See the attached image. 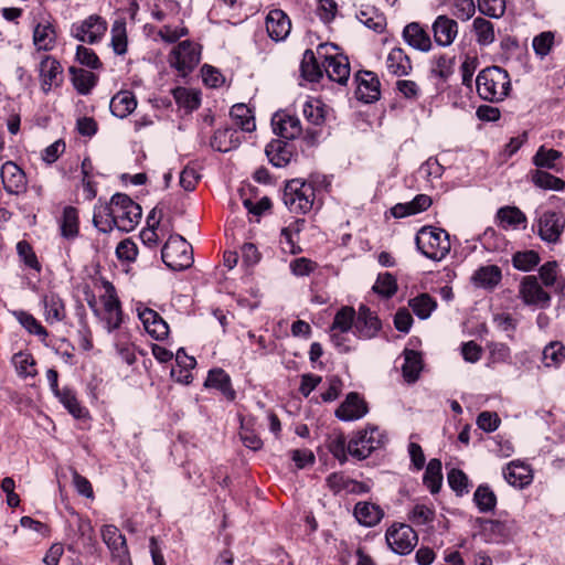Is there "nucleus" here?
<instances>
[{
	"instance_id": "1",
	"label": "nucleus",
	"mask_w": 565,
	"mask_h": 565,
	"mask_svg": "<svg viewBox=\"0 0 565 565\" xmlns=\"http://www.w3.org/2000/svg\"><path fill=\"white\" fill-rule=\"evenodd\" d=\"M141 206L125 193H115L108 203L95 206L93 224L103 233L114 228L129 233L140 223Z\"/></svg>"
},
{
	"instance_id": "2",
	"label": "nucleus",
	"mask_w": 565,
	"mask_h": 565,
	"mask_svg": "<svg viewBox=\"0 0 565 565\" xmlns=\"http://www.w3.org/2000/svg\"><path fill=\"white\" fill-rule=\"evenodd\" d=\"M476 84L480 98L491 103L502 102L511 89L509 73L500 66L482 70L477 76Z\"/></svg>"
},
{
	"instance_id": "3",
	"label": "nucleus",
	"mask_w": 565,
	"mask_h": 565,
	"mask_svg": "<svg viewBox=\"0 0 565 565\" xmlns=\"http://www.w3.org/2000/svg\"><path fill=\"white\" fill-rule=\"evenodd\" d=\"M418 250L427 258L440 262L450 252L449 234L438 227L424 226L415 238Z\"/></svg>"
},
{
	"instance_id": "4",
	"label": "nucleus",
	"mask_w": 565,
	"mask_h": 565,
	"mask_svg": "<svg viewBox=\"0 0 565 565\" xmlns=\"http://www.w3.org/2000/svg\"><path fill=\"white\" fill-rule=\"evenodd\" d=\"M315 199V186L310 182L294 179L285 186L282 200L292 213H308L313 206Z\"/></svg>"
},
{
	"instance_id": "5",
	"label": "nucleus",
	"mask_w": 565,
	"mask_h": 565,
	"mask_svg": "<svg viewBox=\"0 0 565 565\" xmlns=\"http://www.w3.org/2000/svg\"><path fill=\"white\" fill-rule=\"evenodd\" d=\"M387 440L384 431L377 426L367 425L365 429L358 431L348 444V452L358 460L367 458L373 450L382 447Z\"/></svg>"
},
{
	"instance_id": "6",
	"label": "nucleus",
	"mask_w": 565,
	"mask_h": 565,
	"mask_svg": "<svg viewBox=\"0 0 565 565\" xmlns=\"http://www.w3.org/2000/svg\"><path fill=\"white\" fill-rule=\"evenodd\" d=\"M105 294L100 297L103 303V322L105 323L106 330L111 333L119 329L122 323V309L121 302L117 296L115 286L108 281H103Z\"/></svg>"
},
{
	"instance_id": "7",
	"label": "nucleus",
	"mask_w": 565,
	"mask_h": 565,
	"mask_svg": "<svg viewBox=\"0 0 565 565\" xmlns=\"http://www.w3.org/2000/svg\"><path fill=\"white\" fill-rule=\"evenodd\" d=\"M385 539L391 550L399 555L409 554L418 541L413 527L404 523L393 524L388 527Z\"/></svg>"
},
{
	"instance_id": "8",
	"label": "nucleus",
	"mask_w": 565,
	"mask_h": 565,
	"mask_svg": "<svg viewBox=\"0 0 565 565\" xmlns=\"http://www.w3.org/2000/svg\"><path fill=\"white\" fill-rule=\"evenodd\" d=\"M107 26V21L104 18L98 14H90L83 21L74 23L71 33L81 42L94 44L103 39Z\"/></svg>"
},
{
	"instance_id": "9",
	"label": "nucleus",
	"mask_w": 565,
	"mask_h": 565,
	"mask_svg": "<svg viewBox=\"0 0 565 565\" xmlns=\"http://www.w3.org/2000/svg\"><path fill=\"white\" fill-rule=\"evenodd\" d=\"M564 227V216L554 211L544 212L537 220V234L547 243H557Z\"/></svg>"
},
{
	"instance_id": "10",
	"label": "nucleus",
	"mask_w": 565,
	"mask_h": 565,
	"mask_svg": "<svg viewBox=\"0 0 565 565\" xmlns=\"http://www.w3.org/2000/svg\"><path fill=\"white\" fill-rule=\"evenodd\" d=\"M356 83L355 96L359 100L366 104L379 100L381 96L380 79L371 71H360L355 74Z\"/></svg>"
},
{
	"instance_id": "11",
	"label": "nucleus",
	"mask_w": 565,
	"mask_h": 565,
	"mask_svg": "<svg viewBox=\"0 0 565 565\" xmlns=\"http://www.w3.org/2000/svg\"><path fill=\"white\" fill-rule=\"evenodd\" d=\"M1 181L3 189L9 194L19 195L26 190V177L23 170L12 161H7L1 167Z\"/></svg>"
},
{
	"instance_id": "12",
	"label": "nucleus",
	"mask_w": 565,
	"mask_h": 565,
	"mask_svg": "<svg viewBox=\"0 0 565 565\" xmlns=\"http://www.w3.org/2000/svg\"><path fill=\"white\" fill-rule=\"evenodd\" d=\"M520 296L524 303L546 308L550 305L551 297L540 286L535 276H525L520 284Z\"/></svg>"
},
{
	"instance_id": "13",
	"label": "nucleus",
	"mask_w": 565,
	"mask_h": 565,
	"mask_svg": "<svg viewBox=\"0 0 565 565\" xmlns=\"http://www.w3.org/2000/svg\"><path fill=\"white\" fill-rule=\"evenodd\" d=\"M39 72L41 89L44 94H49L53 87H58L63 82L62 66L56 58L50 55L42 58Z\"/></svg>"
},
{
	"instance_id": "14",
	"label": "nucleus",
	"mask_w": 565,
	"mask_h": 565,
	"mask_svg": "<svg viewBox=\"0 0 565 565\" xmlns=\"http://www.w3.org/2000/svg\"><path fill=\"white\" fill-rule=\"evenodd\" d=\"M271 125L274 132L286 140L296 139L302 132L299 118L286 111L276 113L273 116Z\"/></svg>"
},
{
	"instance_id": "15",
	"label": "nucleus",
	"mask_w": 565,
	"mask_h": 565,
	"mask_svg": "<svg viewBox=\"0 0 565 565\" xmlns=\"http://www.w3.org/2000/svg\"><path fill=\"white\" fill-rule=\"evenodd\" d=\"M367 411L364 399L358 393L351 392L337 408L335 416L343 422L356 420L365 416Z\"/></svg>"
},
{
	"instance_id": "16",
	"label": "nucleus",
	"mask_w": 565,
	"mask_h": 565,
	"mask_svg": "<svg viewBox=\"0 0 565 565\" xmlns=\"http://www.w3.org/2000/svg\"><path fill=\"white\" fill-rule=\"evenodd\" d=\"M266 30L275 42L284 41L291 30L289 17L280 9L269 11L266 17Z\"/></svg>"
},
{
	"instance_id": "17",
	"label": "nucleus",
	"mask_w": 565,
	"mask_h": 565,
	"mask_svg": "<svg viewBox=\"0 0 565 565\" xmlns=\"http://www.w3.org/2000/svg\"><path fill=\"white\" fill-rule=\"evenodd\" d=\"M138 317L145 330L156 340H163L169 333L167 322L150 308H138Z\"/></svg>"
},
{
	"instance_id": "18",
	"label": "nucleus",
	"mask_w": 565,
	"mask_h": 565,
	"mask_svg": "<svg viewBox=\"0 0 565 565\" xmlns=\"http://www.w3.org/2000/svg\"><path fill=\"white\" fill-rule=\"evenodd\" d=\"M201 61V46L189 40L179 42V75L185 76Z\"/></svg>"
},
{
	"instance_id": "19",
	"label": "nucleus",
	"mask_w": 565,
	"mask_h": 565,
	"mask_svg": "<svg viewBox=\"0 0 565 565\" xmlns=\"http://www.w3.org/2000/svg\"><path fill=\"white\" fill-rule=\"evenodd\" d=\"M323 68L328 77L340 85H345L350 78V63L342 54L326 56Z\"/></svg>"
},
{
	"instance_id": "20",
	"label": "nucleus",
	"mask_w": 565,
	"mask_h": 565,
	"mask_svg": "<svg viewBox=\"0 0 565 565\" xmlns=\"http://www.w3.org/2000/svg\"><path fill=\"white\" fill-rule=\"evenodd\" d=\"M327 486L334 493L361 494L369 492L370 488L364 482H360L345 477L343 473L333 472L327 478Z\"/></svg>"
},
{
	"instance_id": "21",
	"label": "nucleus",
	"mask_w": 565,
	"mask_h": 565,
	"mask_svg": "<svg viewBox=\"0 0 565 565\" xmlns=\"http://www.w3.org/2000/svg\"><path fill=\"white\" fill-rule=\"evenodd\" d=\"M43 316L49 324L61 322L66 318V308L64 300L54 291H49L42 296Z\"/></svg>"
},
{
	"instance_id": "22",
	"label": "nucleus",
	"mask_w": 565,
	"mask_h": 565,
	"mask_svg": "<svg viewBox=\"0 0 565 565\" xmlns=\"http://www.w3.org/2000/svg\"><path fill=\"white\" fill-rule=\"evenodd\" d=\"M435 42L440 46H449L458 34V23L447 15H438L433 23Z\"/></svg>"
},
{
	"instance_id": "23",
	"label": "nucleus",
	"mask_w": 565,
	"mask_h": 565,
	"mask_svg": "<svg viewBox=\"0 0 565 565\" xmlns=\"http://www.w3.org/2000/svg\"><path fill=\"white\" fill-rule=\"evenodd\" d=\"M354 328L360 338L372 339L380 331L381 321L366 306H361L359 308Z\"/></svg>"
},
{
	"instance_id": "24",
	"label": "nucleus",
	"mask_w": 565,
	"mask_h": 565,
	"mask_svg": "<svg viewBox=\"0 0 565 565\" xmlns=\"http://www.w3.org/2000/svg\"><path fill=\"white\" fill-rule=\"evenodd\" d=\"M385 68L392 76H406L412 71V62L408 55L401 47H394L387 54Z\"/></svg>"
},
{
	"instance_id": "25",
	"label": "nucleus",
	"mask_w": 565,
	"mask_h": 565,
	"mask_svg": "<svg viewBox=\"0 0 565 565\" xmlns=\"http://www.w3.org/2000/svg\"><path fill=\"white\" fill-rule=\"evenodd\" d=\"M204 386L220 391L228 401H234L236 397V392L232 387L231 377L223 369L216 367L210 370Z\"/></svg>"
},
{
	"instance_id": "26",
	"label": "nucleus",
	"mask_w": 565,
	"mask_h": 565,
	"mask_svg": "<svg viewBox=\"0 0 565 565\" xmlns=\"http://www.w3.org/2000/svg\"><path fill=\"white\" fill-rule=\"evenodd\" d=\"M137 107V99L131 90H119L116 93L109 104L114 116L124 119L128 117Z\"/></svg>"
},
{
	"instance_id": "27",
	"label": "nucleus",
	"mask_w": 565,
	"mask_h": 565,
	"mask_svg": "<svg viewBox=\"0 0 565 565\" xmlns=\"http://www.w3.org/2000/svg\"><path fill=\"white\" fill-rule=\"evenodd\" d=\"M403 38L412 47L428 52L431 49V41L428 33L417 22H412L404 28Z\"/></svg>"
},
{
	"instance_id": "28",
	"label": "nucleus",
	"mask_w": 565,
	"mask_h": 565,
	"mask_svg": "<svg viewBox=\"0 0 565 565\" xmlns=\"http://www.w3.org/2000/svg\"><path fill=\"white\" fill-rule=\"evenodd\" d=\"M241 143V135L236 128L225 127L217 129L212 139L211 147L220 152H227L235 149Z\"/></svg>"
},
{
	"instance_id": "29",
	"label": "nucleus",
	"mask_w": 565,
	"mask_h": 565,
	"mask_svg": "<svg viewBox=\"0 0 565 565\" xmlns=\"http://www.w3.org/2000/svg\"><path fill=\"white\" fill-rule=\"evenodd\" d=\"M102 537L108 548L118 557L126 556L128 548L126 537L120 533L119 529L113 524H106L102 529Z\"/></svg>"
},
{
	"instance_id": "30",
	"label": "nucleus",
	"mask_w": 565,
	"mask_h": 565,
	"mask_svg": "<svg viewBox=\"0 0 565 565\" xmlns=\"http://www.w3.org/2000/svg\"><path fill=\"white\" fill-rule=\"evenodd\" d=\"M266 156L273 166L277 168L286 167L292 157V148L286 141L273 140L265 149Z\"/></svg>"
},
{
	"instance_id": "31",
	"label": "nucleus",
	"mask_w": 565,
	"mask_h": 565,
	"mask_svg": "<svg viewBox=\"0 0 565 565\" xmlns=\"http://www.w3.org/2000/svg\"><path fill=\"white\" fill-rule=\"evenodd\" d=\"M61 236L66 239H75L79 234L78 211L74 206H65L58 221Z\"/></svg>"
},
{
	"instance_id": "32",
	"label": "nucleus",
	"mask_w": 565,
	"mask_h": 565,
	"mask_svg": "<svg viewBox=\"0 0 565 565\" xmlns=\"http://www.w3.org/2000/svg\"><path fill=\"white\" fill-rule=\"evenodd\" d=\"M433 201L430 196L426 194L416 195L411 202L398 203L392 207V214L396 218H402L408 215L417 214L426 211Z\"/></svg>"
},
{
	"instance_id": "33",
	"label": "nucleus",
	"mask_w": 565,
	"mask_h": 565,
	"mask_svg": "<svg viewBox=\"0 0 565 565\" xmlns=\"http://www.w3.org/2000/svg\"><path fill=\"white\" fill-rule=\"evenodd\" d=\"M505 480L515 488H524L532 481V471L527 465L512 461L504 472Z\"/></svg>"
},
{
	"instance_id": "34",
	"label": "nucleus",
	"mask_w": 565,
	"mask_h": 565,
	"mask_svg": "<svg viewBox=\"0 0 565 565\" xmlns=\"http://www.w3.org/2000/svg\"><path fill=\"white\" fill-rule=\"evenodd\" d=\"M354 515L358 522L364 526H374L383 518V510L371 502H358L354 507Z\"/></svg>"
},
{
	"instance_id": "35",
	"label": "nucleus",
	"mask_w": 565,
	"mask_h": 565,
	"mask_svg": "<svg viewBox=\"0 0 565 565\" xmlns=\"http://www.w3.org/2000/svg\"><path fill=\"white\" fill-rule=\"evenodd\" d=\"M498 225L503 230L516 228L526 223L525 214L516 206H503L497 212Z\"/></svg>"
},
{
	"instance_id": "36",
	"label": "nucleus",
	"mask_w": 565,
	"mask_h": 565,
	"mask_svg": "<svg viewBox=\"0 0 565 565\" xmlns=\"http://www.w3.org/2000/svg\"><path fill=\"white\" fill-rule=\"evenodd\" d=\"M56 41L55 30L51 23H39L33 31V42L39 51L53 50Z\"/></svg>"
},
{
	"instance_id": "37",
	"label": "nucleus",
	"mask_w": 565,
	"mask_h": 565,
	"mask_svg": "<svg viewBox=\"0 0 565 565\" xmlns=\"http://www.w3.org/2000/svg\"><path fill=\"white\" fill-rule=\"evenodd\" d=\"M422 369V355L414 350H405L404 364L402 366V372L405 381L408 383H414L415 381H417Z\"/></svg>"
},
{
	"instance_id": "38",
	"label": "nucleus",
	"mask_w": 565,
	"mask_h": 565,
	"mask_svg": "<svg viewBox=\"0 0 565 565\" xmlns=\"http://www.w3.org/2000/svg\"><path fill=\"white\" fill-rule=\"evenodd\" d=\"M12 364L20 377H35L38 375L36 362L28 351H19L12 356Z\"/></svg>"
},
{
	"instance_id": "39",
	"label": "nucleus",
	"mask_w": 565,
	"mask_h": 565,
	"mask_svg": "<svg viewBox=\"0 0 565 565\" xmlns=\"http://www.w3.org/2000/svg\"><path fill=\"white\" fill-rule=\"evenodd\" d=\"M12 315L30 334L39 337L42 341H45L49 337L47 330L30 312L24 310H14L12 311Z\"/></svg>"
},
{
	"instance_id": "40",
	"label": "nucleus",
	"mask_w": 565,
	"mask_h": 565,
	"mask_svg": "<svg viewBox=\"0 0 565 565\" xmlns=\"http://www.w3.org/2000/svg\"><path fill=\"white\" fill-rule=\"evenodd\" d=\"M230 116L242 131L252 132L256 128L252 110L244 104H236L231 108Z\"/></svg>"
},
{
	"instance_id": "41",
	"label": "nucleus",
	"mask_w": 565,
	"mask_h": 565,
	"mask_svg": "<svg viewBox=\"0 0 565 565\" xmlns=\"http://www.w3.org/2000/svg\"><path fill=\"white\" fill-rule=\"evenodd\" d=\"M358 20L363 23L366 28L381 33L386 26L385 17L380 13L374 7L362 8L356 13Z\"/></svg>"
},
{
	"instance_id": "42",
	"label": "nucleus",
	"mask_w": 565,
	"mask_h": 565,
	"mask_svg": "<svg viewBox=\"0 0 565 565\" xmlns=\"http://www.w3.org/2000/svg\"><path fill=\"white\" fill-rule=\"evenodd\" d=\"M55 396L75 418L82 419L88 415L87 409L81 405L72 388L63 387Z\"/></svg>"
},
{
	"instance_id": "43",
	"label": "nucleus",
	"mask_w": 565,
	"mask_h": 565,
	"mask_svg": "<svg viewBox=\"0 0 565 565\" xmlns=\"http://www.w3.org/2000/svg\"><path fill=\"white\" fill-rule=\"evenodd\" d=\"M72 83L81 95H87L96 85L97 77L90 71L83 68L71 67Z\"/></svg>"
},
{
	"instance_id": "44",
	"label": "nucleus",
	"mask_w": 565,
	"mask_h": 565,
	"mask_svg": "<svg viewBox=\"0 0 565 565\" xmlns=\"http://www.w3.org/2000/svg\"><path fill=\"white\" fill-rule=\"evenodd\" d=\"M476 41L481 46H488L495 40L494 25L491 21L478 17L472 22Z\"/></svg>"
},
{
	"instance_id": "45",
	"label": "nucleus",
	"mask_w": 565,
	"mask_h": 565,
	"mask_svg": "<svg viewBox=\"0 0 565 565\" xmlns=\"http://www.w3.org/2000/svg\"><path fill=\"white\" fill-rule=\"evenodd\" d=\"M301 76L309 82H318L323 72L312 50H306L300 63Z\"/></svg>"
},
{
	"instance_id": "46",
	"label": "nucleus",
	"mask_w": 565,
	"mask_h": 565,
	"mask_svg": "<svg viewBox=\"0 0 565 565\" xmlns=\"http://www.w3.org/2000/svg\"><path fill=\"white\" fill-rule=\"evenodd\" d=\"M423 481L433 494L439 492L443 482L441 461L439 459L434 458L428 462Z\"/></svg>"
},
{
	"instance_id": "47",
	"label": "nucleus",
	"mask_w": 565,
	"mask_h": 565,
	"mask_svg": "<svg viewBox=\"0 0 565 565\" xmlns=\"http://www.w3.org/2000/svg\"><path fill=\"white\" fill-rule=\"evenodd\" d=\"M110 45L117 55H124L127 52L128 40L126 22L122 19L115 20L111 25Z\"/></svg>"
},
{
	"instance_id": "48",
	"label": "nucleus",
	"mask_w": 565,
	"mask_h": 565,
	"mask_svg": "<svg viewBox=\"0 0 565 565\" xmlns=\"http://www.w3.org/2000/svg\"><path fill=\"white\" fill-rule=\"evenodd\" d=\"M473 502L481 513L491 512L497 505V495L489 486L481 484L473 494Z\"/></svg>"
},
{
	"instance_id": "49",
	"label": "nucleus",
	"mask_w": 565,
	"mask_h": 565,
	"mask_svg": "<svg viewBox=\"0 0 565 565\" xmlns=\"http://www.w3.org/2000/svg\"><path fill=\"white\" fill-rule=\"evenodd\" d=\"M472 280L481 287H492L501 280V270L495 265L483 266L475 271Z\"/></svg>"
},
{
	"instance_id": "50",
	"label": "nucleus",
	"mask_w": 565,
	"mask_h": 565,
	"mask_svg": "<svg viewBox=\"0 0 565 565\" xmlns=\"http://www.w3.org/2000/svg\"><path fill=\"white\" fill-rule=\"evenodd\" d=\"M202 93L198 88L179 87V109L183 108L188 114L201 106Z\"/></svg>"
},
{
	"instance_id": "51",
	"label": "nucleus",
	"mask_w": 565,
	"mask_h": 565,
	"mask_svg": "<svg viewBox=\"0 0 565 565\" xmlns=\"http://www.w3.org/2000/svg\"><path fill=\"white\" fill-rule=\"evenodd\" d=\"M436 306V301L428 294H422L409 300V307L419 319H427Z\"/></svg>"
},
{
	"instance_id": "52",
	"label": "nucleus",
	"mask_w": 565,
	"mask_h": 565,
	"mask_svg": "<svg viewBox=\"0 0 565 565\" xmlns=\"http://www.w3.org/2000/svg\"><path fill=\"white\" fill-rule=\"evenodd\" d=\"M355 310L352 307H342L334 316L330 330L349 332L355 323Z\"/></svg>"
},
{
	"instance_id": "53",
	"label": "nucleus",
	"mask_w": 565,
	"mask_h": 565,
	"mask_svg": "<svg viewBox=\"0 0 565 565\" xmlns=\"http://www.w3.org/2000/svg\"><path fill=\"white\" fill-rule=\"evenodd\" d=\"M565 360V347L562 342L553 341L543 350V363L547 367L558 366Z\"/></svg>"
},
{
	"instance_id": "54",
	"label": "nucleus",
	"mask_w": 565,
	"mask_h": 565,
	"mask_svg": "<svg viewBox=\"0 0 565 565\" xmlns=\"http://www.w3.org/2000/svg\"><path fill=\"white\" fill-rule=\"evenodd\" d=\"M532 182L544 190L559 191L565 186V182L562 179L542 170H535L533 172Z\"/></svg>"
},
{
	"instance_id": "55",
	"label": "nucleus",
	"mask_w": 565,
	"mask_h": 565,
	"mask_svg": "<svg viewBox=\"0 0 565 565\" xmlns=\"http://www.w3.org/2000/svg\"><path fill=\"white\" fill-rule=\"evenodd\" d=\"M562 157V152L555 149H546L541 146L533 157V163L537 168L556 170V160Z\"/></svg>"
},
{
	"instance_id": "56",
	"label": "nucleus",
	"mask_w": 565,
	"mask_h": 565,
	"mask_svg": "<svg viewBox=\"0 0 565 565\" xmlns=\"http://www.w3.org/2000/svg\"><path fill=\"white\" fill-rule=\"evenodd\" d=\"M17 253L25 266H28L31 269H34L38 273L41 271L42 266L33 250V247L29 242L20 241L17 244Z\"/></svg>"
},
{
	"instance_id": "57",
	"label": "nucleus",
	"mask_w": 565,
	"mask_h": 565,
	"mask_svg": "<svg viewBox=\"0 0 565 565\" xmlns=\"http://www.w3.org/2000/svg\"><path fill=\"white\" fill-rule=\"evenodd\" d=\"M554 33L551 31H544L534 36L532 47L540 58H544L550 54L554 45Z\"/></svg>"
},
{
	"instance_id": "58",
	"label": "nucleus",
	"mask_w": 565,
	"mask_h": 565,
	"mask_svg": "<svg viewBox=\"0 0 565 565\" xmlns=\"http://www.w3.org/2000/svg\"><path fill=\"white\" fill-rule=\"evenodd\" d=\"M303 117L308 122L320 126L324 121V110L320 100H307L302 106Z\"/></svg>"
},
{
	"instance_id": "59",
	"label": "nucleus",
	"mask_w": 565,
	"mask_h": 565,
	"mask_svg": "<svg viewBox=\"0 0 565 565\" xmlns=\"http://www.w3.org/2000/svg\"><path fill=\"white\" fill-rule=\"evenodd\" d=\"M158 36L164 43L171 45L168 62L172 68H177V29L170 25H164L159 30Z\"/></svg>"
},
{
	"instance_id": "60",
	"label": "nucleus",
	"mask_w": 565,
	"mask_h": 565,
	"mask_svg": "<svg viewBox=\"0 0 565 565\" xmlns=\"http://www.w3.org/2000/svg\"><path fill=\"white\" fill-rule=\"evenodd\" d=\"M373 290L384 297H392L397 290L395 277L390 273L380 274Z\"/></svg>"
},
{
	"instance_id": "61",
	"label": "nucleus",
	"mask_w": 565,
	"mask_h": 565,
	"mask_svg": "<svg viewBox=\"0 0 565 565\" xmlns=\"http://www.w3.org/2000/svg\"><path fill=\"white\" fill-rule=\"evenodd\" d=\"M449 487L458 494L462 495L469 491V479L460 469H451L447 476Z\"/></svg>"
},
{
	"instance_id": "62",
	"label": "nucleus",
	"mask_w": 565,
	"mask_h": 565,
	"mask_svg": "<svg viewBox=\"0 0 565 565\" xmlns=\"http://www.w3.org/2000/svg\"><path fill=\"white\" fill-rule=\"evenodd\" d=\"M513 266L523 271H529L540 263V256L534 250L519 252L513 256Z\"/></svg>"
},
{
	"instance_id": "63",
	"label": "nucleus",
	"mask_w": 565,
	"mask_h": 565,
	"mask_svg": "<svg viewBox=\"0 0 565 565\" xmlns=\"http://www.w3.org/2000/svg\"><path fill=\"white\" fill-rule=\"evenodd\" d=\"M435 510L426 504L417 503L409 512V521L416 525H425L433 522Z\"/></svg>"
},
{
	"instance_id": "64",
	"label": "nucleus",
	"mask_w": 565,
	"mask_h": 565,
	"mask_svg": "<svg viewBox=\"0 0 565 565\" xmlns=\"http://www.w3.org/2000/svg\"><path fill=\"white\" fill-rule=\"evenodd\" d=\"M200 178L201 175L195 164L186 166L179 173V185L186 191H192L195 189Z\"/></svg>"
}]
</instances>
